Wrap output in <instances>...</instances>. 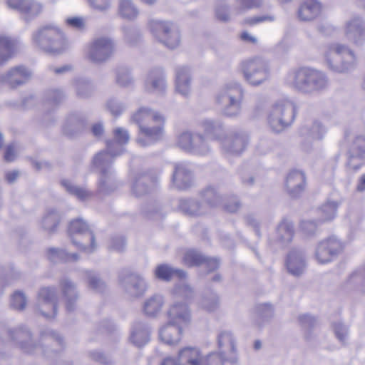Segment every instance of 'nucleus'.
Wrapping results in <instances>:
<instances>
[{
	"instance_id": "f257e3e1",
	"label": "nucleus",
	"mask_w": 365,
	"mask_h": 365,
	"mask_svg": "<svg viewBox=\"0 0 365 365\" xmlns=\"http://www.w3.org/2000/svg\"><path fill=\"white\" fill-rule=\"evenodd\" d=\"M132 120L139 128V143L155 142L164 134L165 118L160 113L148 108H140L132 115Z\"/></svg>"
},
{
	"instance_id": "f03ea898",
	"label": "nucleus",
	"mask_w": 365,
	"mask_h": 365,
	"mask_svg": "<svg viewBox=\"0 0 365 365\" xmlns=\"http://www.w3.org/2000/svg\"><path fill=\"white\" fill-rule=\"evenodd\" d=\"M168 315L170 321L160 329V339L163 343L173 345L181 340L182 329L179 325L181 322H188L190 316L187 306L182 304L173 305Z\"/></svg>"
},
{
	"instance_id": "7ed1b4c3",
	"label": "nucleus",
	"mask_w": 365,
	"mask_h": 365,
	"mask_svg": "<svg viewBox=\"0 0 365 365\" xmlns=\"http://www.w3.org/2000/svg\"><path fill=\"white\" fill-rule=\"evenodd\" d=\"M33 41L38 47L51 53H60L68 46L64 34L57 27L46 26L40 28L34 35Z\"/></svg>"
},
{
	"instance_id": "20e7f679",
	"label": "nucleus",
	"mask_w": 365,
	"mask_h": 365,
	"mask_svg": "<svg viewBox=\"0 0 365 365\" xmlns=\"http://www.w3.org/2000/svg\"><path fill=\"white\" fill-rule=\"evenodd\" d=\"M220 352L210 354L207 358V365H224L225 361H237L236 346L230 333L222 332L218 336Z\"/></svg>"
},
{
	"instance_id": "39448f33",
	"label": "nucleus",
	"mask_w": 365,
	"mask_h": 365,
	"mask_svg": "<svg viewBox=\"0 0 365 365\" xmlns=\"http://www.w3.org/2000/svg\"><path fill=\"white\" fill-rule=\"evenodd\" d=\"M327 85L324 75L309 68H300L294 72L293 86L298 90L305 91L309 87L320 90Z\"/></svg>"
},
{
	"instance_id": "423d86ee",
	"label": "nucleus",
	"mask_w": 365,
	"mask_h": 365,
	"mask_svg": "<svg viewBox=\"0 0 365 365\" xmlns=\"http://www.w3.org/2000/svg\"><path fill=\"white\" fill-rule=\"evenodd\" d=\"M150 29L158 40L169 48H175L180 44V34L172 22L153 21Z\"/></svg>"
},
{
	"instance_id": "0eeeda50",
	"label": "nucleus",
	"mask_w": 365,
	"mask_h": 365,
	"mask_svg": "<svg viewBox=\"0 0 365 365\" xmlns=\"http://www.w3.org/2000/svg\"><path fill=\"white\" fill-rule=\"evenodd\" d=\"M242 71L245 79L252 85H259L269 77L267 63L259 57H255L242 63Z\"/></svg>"
},
{
	"instance_id": "6e6552de",
	"label": "nucleus",
	"mask_w": 365,
	"mask_h": 365,
	"mask_svg": "<svg viewBox=\"0 0 365 365\" xmlns=\"http://www.w3.org/2000/svg\"><path fill=\"white\" fill-rule=\"evenodd\" d=\"M327 56L329 61L334 60L336 62H341V66L340 67L338 66V65L333 66L330 63L331 66L336 67V68L340 72H343L345 70L349 69L355 62V56L354 53L346 46L341 44L332 46L329 48Z\"/></svg>"
},
{
	"instance_id": "1a4fd4ad",
	"label": "nucleus",
	"mask_w": 365,
	"mask_h": 365,
	"mask_svg": "<svg viewBox=\"0 0 365 365\" xmlns=\"http://www.w3.org/2000/svg\"><path fill=\"white\" fill-rule=\"evenodd\" d=\"M114 51L113 41L107 38H99L93 41L89 46V57L94 63L107 60Z\"/></svg>"
},
{
	"instance_id": "9d476101",
	"label": "nucleus",
	"mask_w": 365,
	"mask_h": 365,
	"mask_svg": "<svg viewBox=\"0 0 365 365\" xmlns=\"http://www.w3.org/2000/svg\"><path fill=\"white\" fill-rule=\"evenodd\" d=\"M342 250L341 243L335 238H327L319 243L316 249V258L322 264L330 262Z\"/></svg>"
},
{
	"instance_id": "9b49d317",
	"label": "nucleus",
	"mask_w": 365,
	"mask_h": 365,
	"mask_svg": "<svg viewBox=\"0 0 365 365\" xmlns=\"http://www.w3.org/2000/svg\"><path fill=\"white\" fill-rule=\"evenodd\" d=\"M205 361L203 354L196 346L182 347L178 353V365H203Z\"/></svg>"
},
{
	"instance_id": "f8f14e48",
	"label": "nucleus",
	"mask_w": 365,
	"mask_h": 365,
	"mask_svg": "<svg viewBox=\"0 0 365 365\" xmlns=\"http://www.w3.org/2000/svg\"><path fill=\"white\" fill-rule=\"evenodd\" d=\"M183 262L187 267L205 264L209 272L216 269L220 264L217 259L205 257L194 250H188L185 253Z\"/></svg>"
},
{
	"instance_id": "ddd939ff",
	"label": "nucleus",
	"mask_w": 365,
	"mask_h": 365,
	"mask_svg": "<svg viewBox=\"0 0 365 365\" xmlns=\"http://www.w3.org/2000/svg\"><path fill=\"white\" fill-rule=\"evenodd\" d=\"M322 4L317 0H304L298 9V17L301 21H312L321 15Z\"/></svg>"
},
{
	"instance_id": "4468645a",
	"label": "nucleus",
	"mask_w": 365,
	"mask_h": 365,
	"mask_svg": "<svg viewBox=\"0 0 365 365\" xmlns=\"http://www.w3.org/2000/svg\"><path fill=\"white\" fill-rule=\"evenodd\" d=\"M40 300V309L42 314L46 317L56 314V294L54 291L49 287L42 288L38 294Z\"/></svg>"
},
{
	"instance_id": "2eb2a0df",
	"label": "nucleus",
	"mask_w": 365,
	"mask_h": 365,
	"mask_svg": "<svg viewBox=\"0 0 365 365\" xmlns=\"http://www.w3.org/2000/svg\"><path fill=\"white\" fill-rule=\"evenodd\" d=\"M294 113V106L287 101L277 103L274 108V114L279 118L283 126L288 125L293 121Z\"/></svg>"
},
{
	"instance_id": "dca6fc26",
	"label": "nucleus",
	"mask_w": 365,
	"mask_h": 365,
	"mask_svg": "<svg viewBox=\"0 0 365 365\" xmlns=\"http://www.w3.org/2000/svg\"><path fill=\"white\" fill-rule=\"evenodd\" d=\"M30 73L23 66H16L11 68L5 76V80L11 88H16L26 83Z\"/></svg>"
},
{
	"instance_id": "f3484780",
	"label": "nucleus",
	"mask_w": 365,
	"mask_h": 365,
	"mask_svg": "<svg viewBox=\"0 0 365 365\" xmlns=\"http://www.w3.org/2000/svg\"><path fill=\"white\" fill-rule=\"evenodd\" d=\"M344 34L354 42L365 38V22L356 19L351 20L345 26Z\"/></svg>"
},
{
	"instance_id": "a211bd4d",
	"label": "nucleus",
	"mask_w": 365,
	"mask_h": 365,
	"mask_svg": "<svg viewBox=\"0 0 365 365\" xmlns=\"http://www.w3.org/2000/svg\"><path fill=\"white\" fill-rule=\"evenodd\" d=\"M306 185L304 174L299 170H294L289 173L286 179V186L290 192L302 191Z\"/></svg>"
},
{
	"instance_id": "6ab92c4d",
	"label": "nucleus",
	"mask_w": 365,
	"mask_h": 365,
	"mask_svg": "<svg viewBox=\"0 0 365 365\" xmlns=\"http://www.w3.org/2000/svg\"><path fill=\"white\" fill-rule=\"evenodd\" d=\"M304 261L300 252L292 251L287 255L286 266L288 271L292 274H300L304 270Z\"/></svg>"
},
{
	"instance_id": "aec40b11",
	"label": "nucleus",
	"mask_w": 365,
	"mask_h": 365,
	"mask_svg": "<svg viewBox=\"0 0 365 365\" xmlns=\"http://www.w3.org/2000/svg\"><path fill=\"white\" fill-rule=\"evenodd\" d=\"M16 43L6 36H0V66L11 59L15 53Z\"/></svg>"
},
{
	"instance_id": "412c9836",
	"label": "nucleus",
	"mask_w": 365,
	"mask_h": 365,
	"mask_svg": "<svg viewBox=\"0 0 365 365\" xmlns=\"http://www.w3.org/2000/svg\"><path fill=\"white\" fill-rule=\"evenodd\" d=\"M155 274L157 278L164 281H170L174 277L182 279L186 277V273L184 271L172 269L166 264L158 266L155 269Z\"/></svg>"
},
{
	"instance_id": "4be33fe9",
	"label": "nucleus",
	"mask_w": 365,
	"mask_h": 365,
	"mask_svg": "<svg viewBox=\"0 0 365 365\" xmlns=\"http://www.w3.org/2000/svg\"><path fill=\"white\" fill-rule=\"evenodd\" d=\"M277 238L279 242L284 245L292 242L294 230L293 225L287 219H284L277 228Z\"/></svg>"
},
{
	"instance_id": "5701e85b",
	"label": "nucleus",
	"mask_w": 365,
	"mask_h": 365,
	"mask_svg": "<svg viewBox=\"0 0 365 365\" xmlns=\"http://www.w3.org/2000/svg\"><path fill=\"white\" fill-rule=\"evenodd\" d=\"M190 78L187 76L185 68H180L176 73V90L178 93L186 95L190 91Z\"/></svg>"
},
{
	"instance_id": "b1692460",
	"label": "nucleus",
	"mask_w": 365,
	"mask_h": 365,
	"mask_svg": "<svg viewBox=\"0 0 365 365\" xmlns=\"http://www.w3.org/2000/svg\"><path fill=\"white\" fill-rule=\"evenodd\" d=\"M162 304V300L160 297H151L145 302L143 311L145 314L153 316L160 310Z\"/></svg>"
},
{
	"instance_id": "393cba45",
	"label": "nucleus",
	"mask_w": 365,
	"mask_h": 365,
	"mask_svg": "<svg viewBox=\"0 0 365 365\" xmlns=\"http://www.w3.org/2000/svg\"><path fill=\"white\" fill-rule=\"evenodd\" d=\"M119 13L125 19H132L136 17L138 11L128 0H122L119 6Z\"/></svg>"
},
{
	"instance_id": "a878e982",
	"label": "nucleus",
	"mask_w": 365,
	"mask_h": 365,
	"mask_svg": "<svg viewBox=\"0 0 365 365\" xmlns=\"http://www.w3.org/2000/svg\"><path fill=\"white\" fill-rule=\"evenodd\" d=\"M275 20V16L271 14L255 16L245 19L242 24L246 26H255L264 22H272Z\"/></svg>"
},
{
	"instance_id": "bb28decb",
	"label": "nucleus",
	"mask_w": 365,
	"mask_h": 365,
	"mask_svg": "<svg viewBox=\"0 0 365 365\" xmlns=\"http://www.w3.org/2000/svg\"><path fill=\"white\" fill-rule=\"evenodd\" d=\"M193 135L189 132L181 133L178 138V145L185 150H190L193 147Z\"/></svg>"
},
{
	"instance_id": "cd10ccee",
	"label": "nucleus",
	"mask_w": 365,
	"mask_h": 365,
	"mask_svg": "<svg viewBox=\"0 0 365 365\" xmlns=\"http://www.w3.org/2000/svg\"><path fill=\"white\" fill-rule=\"evenodd\" d=\"M178 178H182L186 181H190V172L186 166L182 164H179L175 166L173 175V180L175 182Z\"/></svg>"
},
{
	"instance_id": "c85d7f7f",
	"label": "nucleus",
	"mask_w": 365,
	"mask_h": 365,
	"mask_svg": "<svg viewBox=\"0 0 365 365\" xmlns=\"http://www.w3.org/2000/svg\"><path fill=\"white\" fill-rule=\"evenodd\" d=\"M26 304L24 294L21 292H15L11 297V306L17 310H23Z\"/></svg>"
},
{
	"instance_id": "c756f323",
	"label": "nucleus",
	"mask_w": 365,
	"mask_h": 365,
	"mask_svg": "<svg viewBox=\"0 0 365 365\" xmlns=\"http://www.w3.org/2000/svg\"><path fill=\"white\" fill-rule=\"evenodd\" d=\"M240 9H252L261 7L264 0H237Z\"/></svg>"
},
{
	"instance_id": "7c9ffc66",
	"label": "nucleus",
	"mask_w": 365,
	"mask_h": 365,
	"mask_svg": "<svg viewBox=\"0 0 365 365\" xmlns=\"http://www.w3.org/2000/svg\"><path fill=\"white\" fill-rule=\"evenodd\" d=\"M63 185L67 188L68 192L81 200H84L89 196V193L82 188L68 185L66 182H63Z\"/></svg>"
},
{
	"instance_id": "2f4dec72",
	"label": "nucleus",
	"mask_w": 365,
	"mask_h": 365,
	"mask_svg": "<svg viewBox=\"0 0 365 365\" xmlns=\"http://www.w3.org/2000/svg\"><path fill=\"white\" fill-rule=\"evenodd\" d=\"M66 23L68 26L76 29H82L84 27V20L81 17H71L66 20Z\"/></svg>"
},
{
	"instance_id": "473e14b6",
	"label": "nucleus",
	"mask_w": 365,
	"mask_h": 365,
	"mask_svg": "<svg viewBox=\"0 0 365 365\" xmlns=\"http://www.w3.org/2000/svg\"><path fill=\"white\" fill-rule=\"evenodd\" d=\"M86 227V225L85 222L79 219L74 220L70 223V230L72 232H83Z\"/></svg>"
},
{
	"instance_id": "72a5a7b5",
	"label": "nucleus",
	"mask_w": 365,
	"mask_h": 365,
	"mask_svg": "<svg viewBox=\"0 0 365 365\" xmlns=\"http://www.w3.org/2000/svg\"><path fill=\"white\" fill-rule=\"evenodd\" d=\"M114 136L116 140L120 143H125L129 139L127 131L122 128H117L115 130Z\"/></svg>"
},
{
	"instance_id": "f704fd0d",
	"label": "nucleus",
	"mask_w": 365,
	"mask_h": 365,
	"mask_svg": "<svg viewBox=\"0 0 365 365\" xmlns=\"http://www.w3.org/2000/svg\"><path fill=\"white\" fill-rule=\"evenodd\" d=\"M16 151L13 145H9L4 153V160L7 162H11L15 159Z\"/></svg>"
},
{
	"instance_id": "c9c22d12",
	"label": "nucleus",
	"mask_w": 365,
	"mask_h": 365,
	"mask_svg": "<svg viewBox=\"0 0 365 365\" xmlns=\"http://www.w3.org/2000/svg\"><path fill=\"white\" fill-rule=\"evenodd\" d=\"M88 1L96 9L103 10L108 6L109 0H88Z\"/></svg>"
},
{
	"instance_id": "e433bc0d",
	"label": "nucleus",
	"mask_w": 365,
	"mask_h": 365,
	"mask_svg": "<svg viewBox=\"0 0 365 365\" xmlns=\"http://www.w3.org/2000/svg\"><path fill=\"white\" fill-rule=\"evenodd\" d=\"M165 87V82L163 78H158L152 81L150 87L148 88L150 91H156L158 89H163Z\"/></svg>"
},
{
	"instance_id": "4c0bfd02",
	"label": "nucleus",
	"mask_w": 365,
	"mask_h": 365,
	"mask_svg": "<svg viewBox=\"0 0 365 365\" xmlns=\"http://www.w3.org/2000/svg\"><path fill=\"white\" fill-rule=\"evenodd\" d=\"M216 17L219 21H227L230 19L228 13L222 8H219L217 9Z\"/></svg>"
},
{
	"instance_id": "58836bf2",
	"label": "nucleus",
	"mask_w": 365,
	"mask_h": 365,
	"mask_svg": "<svg viewBox=\"0 0 365 365\" xmlns=\"http://www.w3.org/2000/svg\"><path fill=\"white\" fill-rule=\"evenodd\" d=\"M240 38L242 41L249 42L253 44L257 43V40L255 37L251 36L248 32L243 31L241 33Z\"/></svg>"
},
{
	"instance_id": "ea45409f",
	"label": "nucleus",
	"mask_w": 365,
	"mask_h": 365,
	"mask_svg": "<svg viewBox=\"0 0 365 365\" xmlns=\"http://www.w3.org/2000/svg\"><path fill=\"white\" fill-rule=\"evenodd\" d=\"M117 81L121 86H127L130 81L129 74L127 73H125L118 75V78H117Z\"/></svg>"
},
{
	"instance_id": "a19ab883",
	"label": "nucleus",
	"mask_w": 365,
	"mask_h": 365,
	"mask_svg": "<svg viewBox=\"0 0 365 365\" xmlns=\"http://www.w3.org/2000/svg\"><path fill=\"white\" fill-rule=\"evenodd\" d=\"M60 285L64 294H68L70 291L73 289V285L67 279L62 280Z\"/></svg>"
},
{
	"instance_id": "79ce46f5",
	"label": "nucleus",
	"mask_w": 365,
	"mask_h": 365,
	"mask_svg": "<svg viewBox=\"0 0 365 365\" xmlns=\"http://www.w3.org/2000/svg\"><path fill=\"white\" fill-rule=\"evenodd\" d=\"M24 0H7V4L11 8L22 9L24 5Z\"/></svg>"
},
{
	"instance_id": "37998d69",
	"label": "nucleus",
	"mask_w": 365,
	"mask_h": 365,
	"mask_svg": "<svg viewBox=\"0 0 365 365\" xmlns=\"http://www.w3.org/2000/svg\"><path fill=\"white\" fill-rule=\"evenodd\" d=\"M92 132L94 135L99 136L103 132V126L101 124H95L92 127Z\"/></svg>"
},
{
	"instance_id": "c03bdc74",
	"label": "nucleus",
	"mask_w": 365,
	"mask_h": 365,
	"mask_svg": "<svg viewBox=\"0 0 365 365\" xmlns=\"http://www.w3.org/2000/svg\"><path fill=\"white\" fill-rule=\"evenodd\" d=\"M357 190L360 192L365 190V173L359 180Z\"/></svg>"
},
{
	"instance_id": "a18cd8bd",
	"label": "nucleus",
	"mask_w": 365,
	"mask_h": 365,
	"mask_svg": "<svg viewBox=\"0 0 365 365\" xmlns=\"http://www.w3.org/2000/svg\"><path fill=\"white\" fill-rule=\"evenodd\" d=\"M19 173L16 171L9 172L6 175V179L9 182H14L17 178Z\"/></svg>"
},
{
	"instance_id": "49530a36",
	"label": "nucleus",
	"mask_w": 365,
	"mask_h": 365,
	"mask_svg": "<svg viewBox=\"0 0 365 365\" xmlns=\"http://www.w3.org/2000/svg\"><path fill=\"white\" fill-rule=\"evenodd\" d=\"M162 365H178V360L175 361L171 357H168L163 361Z\"/></svg>"
},
{
	"instance_id": "de8ad7c7",
	"label": "nucleus",
	"mask_w": 365,
	"mask_h": 365,
	"mask_svg": "<svg viewBox=\"0 0 365 365\" xmlns=\"http://www.w3.org/2000/svg\"><path fill=\"white\" fill-rule=\"evenodd\" d=\"M98 284V279H96L95 277H92V278L90 279L89 284L93 288H96L97 287Z\"/></svg>"
},
{
	"instance_id": "09e8293b",
	"label": "nucleus",
	"mask_w": 365,
	"mask_h": 365,
	"mask_svg": "<svg viewBox=\"0 0 365 365\" xmlns=\"http://www.w3.org/2000/svg\"><path fill=\"white\" fill-rule=\"evenodd\" d=\"M359 6L365 9V0H357Z\"/></svg>"
},
{
	"instance_id": "8fccbe9b",
	"label": "nucleus",
	"mask_w": 365,
	"mask_h": 365,
	"mask_svg": "<svg viewBox=\"0 0 365 365\" xmlns=\"http://www.w3.org/2000/svg\"><path fill=\"white\" fill-rule=\"evenodd\" d=\"M237 101L235 100L233 98H230V106H236L238 108V105L237 104Z\"/></svg>"
},
{
	"instance_id": "3c124183",
	"label": "nucleus",
	"mask_w": 365,
	"mask_h": 365,
	"mask_svg": "<svg viewBox=\"0 0 365 365\" xmlns=\"http://www.w3.org/2000/svg\"><path fill=\"white\" fill-rule=\"evenodd\" d=\"M360 141H365V138H362V137H357L356 138L355 140H354V143H359Z\"/></svg>"
},
{
	"instance_id": "603ef678",
	"label": "nucleus",
	"mask_w": 365,
	"mask_h": 365,
	"mask_svg": "<svg viewBox=\"0 0 365 365\" xmlns=\"http://www.w3.org/2000/svg\"><path fill=\"white\" fill-rule=\"evenodd\" d=\"M143 2L151 5L155 2L156 0H141Z\"/></svg>"
},
{
	"instance_id": "864d4df0",
	"label": "nucleus",
	"mask_w": 365,
	"mask_h": 365,
	"mask_svg": "<svg viewBox=\"0 0 365 365\" xmlns=\"http://www.w3.org/2000/svg\"><path fill=\"white\" fill-rule=\"evenodd\" d=\"M66 68H57L56 70V73H61L63 72V71H66Z\"/></svg>"
},
{
	"instance_id": "5fc2aeb1",
	"label": "nucleus",
	"mask_w": 365,
	"mask_h": 365,
	"mask_svg": "<svg viewBox=\"0 0 365 365\" xmlns=\"http://www.w3.org/2000/svg\"><path fill=\"white\" fill-rule=\"evenodd\" d=\"M255 346L256 349H259L260 347V342L259 341H256L255 344Z\"/></svg>"
},
{
	"instance_id": "6e6d98bb",
	"label": "nucleus",
	"mask_w": 365,
	"mask_h": 365,
	"mask_svg": "<svg viewBox=\"0 0 365 365\" xmlns=\"http://www.w3.org/2000/svg\"><path fill=\"white\" fill-rule=\"evenodd\" d=\"M220 279V275H216L214 278H213V281H219Z\"/></svg>"
},
{
	"instance_id": "4d7b16f0",
	"label": "nucleus",
	"mask_w": 365,
	"mask_h": 365,
	"mask_svg": "<svg viewBox=\"0 0 365 365\" xmlns=\"http://www.w3.org/2000/svg\"><path fill=\"white\" fill-rule=\"evenodd\" d=\"M106 152H105V151L99 153L98 154V155L96 157V159H97L100 155H102L106 154Z\"/></svg>"
},
{
	"instance_id": "13d9d810",
	"label": "nucleus",
	"mask_w": 365,
	"mask_h": 365,
	"mask_svg": "<svg viewBox=\"0 0 365 365\" xmlns=\"http://www.w3.org/2000/svg\"><path fill=\"white\" fill-rule=\"evenodd\" d=\"M179 187H180V189H185V188H186V187H187V185H179Z\"/></svg>"
},
{
	"instance_id": "bf43d9fd",
	"label": "nucleus",
	"mask_w": 365,
	"mask_h": 365,
	"mask_svg": "<svg viewBox=\"0 0 365 365\" xmlns=\"http://www.w3.org/2000/svg\"><path fill=\"white\" fill-rule=\"evenodd\" d=\"M2 143H3V139H2V136L0 134V148L1 147L2 145Z\"/></svg>"
},
{
	"instance_id": "052dcab7",
	"label": "nucleus",
	"mask_w": 365,
	"mask_h": 365,
	"mask_svg": "<svg viewBox=\"0 0 365 365\" xmlns=\"http://www.w3.org/2000/svg\"><path fill=\"white\" fill-rule=\"evenodd\" d=\"M88 237L91 240H93V235H91L90 233H88Z\"/></svg>"
},
{
	"instance_id": "680f3d73",
	"label": "nucleus",
	"mask_w": 365,
	"mask_h": 365,
	"mask_svg": "<svg viewBox=\"0 0 365 365\" xmlns=\"http://www.w3.org/2000/svg\"><path fill=\"white\" fill-rule=\"evenodd\" d=\"M333 217H334V216H331V217H326L325 219H326V220H330V219H331V218H333Z\"/></svg>"
},
{
	"instance_id": "e2e57ef3",
	"label": "nucleus",
	"mask_w": 365,
	"mask_h": 365,
	"mask_svg": "<svg viewBox=\"0 0 365 365\" xmlns=\"http://www.w3.org/2000/svg\"><path fill=\"white\" fill-rule=\"evenodd\" d=\"M49 252H56V250L54 249H51V250H49Z\"/></svg>"
},
{
	"instance_id": "0e129e2a",
	"label": "nucleus",
	"mask_w": 365,
	"mask_h": 365,
	"mask_svg": "<svg viewBox=\"0 0 365 365\" xmlns=\"http://www.w3.org/2000/svg\"><path fill=\"white\" fill-rule=\"evenodd\" d=\"M227 210H228V211H234V210H232V209H230V207H227Z\"/></svg>"
}]
</instances>
